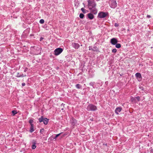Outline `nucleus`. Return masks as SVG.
<instances>
[{"label":"nucleus","mask_w":153,"mask_h":153,"mask_svg":"<svg viewBox=\"0 0 153 153\" xmlns=\"http://www.w3.org/2000/svg\"><path fill=\"white\" fill-rule=\"evenodd\" d=\"M88 2L89 9H91L92 7H95L96 4L94 0H88Z\"/></svg>","instance_id":"1"},{"label":"nucleus","mask_w":153,"mask_h":153,"mask_svg":"<svg viewBox=\"0 0 153 153\" xmlns=\"http://www.w3.org/2000/svg\"><path fill=\"white\" fill-rule=\"evenodd\" d=\"M109 3L111 7L112 8H115L117 6L116 0H111Z\"/></svg>","instance_id":"2"},{"label":"nucleus","mask_w":153,"mask_h":153,"mask_svg":"<svg viewBox=\"0 0 153 153\" xmlns=\"http://www.w3.org/2000/svg\"><path fill=\"white\" fill-rule=\"evenodd\" d=\"M97 109L96 107L93 105H90L87 107V109L88 111H94L95 110Z\"/></svg>","instance_id":"3"},{"label":"nucleus","mask_w":153,"mask_h":153,"mask_svg":"<svg viewBox=\"0 0 153 153\" xmlns=\"http://www.w3.org/2000/svg\"><path fill=\"white\" fill-rule=\"evenodd\" d=\"M39 120L40 123L43 122L45 125L47 124L48 122V120L47 119L45 118H43L42 117H41V118H39Z\"/></svg>","instance_id":"4"},{"label":"nucleus","mask_w":153,"mask_h":153,"mask_svg":"<svg viewBox=\"0 0 153 153\" xmlns=\"http://www.w3.org/2000/svg\"><path fill=\"white\" fill-rule=\"evenodd\" d=\"M63 51V49L61 48H56L54 51V53L56 55H58L61 53Z\"/></svg>","instance_id":"5"},{"label":"nucleus","mask_w":153,"mask_h":153,"mask_svg":"<svg viewBox=\"0 0 153 153\" xmlns=\"http://www.w3.org/2000/svg\"><path fill=\"white\" fill-rule=\"evenodd\" d=\"M107 15V13L103 12L99 13L98 14V17L100 18H102L105 17Z\"/></svg>","instance_id":"6"},{"label":"nucleus","mask_w":153,"mask_h":153,"mask_svg":"<svg viewBox=\"0 0 153 153\" xmlns=\"http://www.w3.org/2000/svg\"><path fill=\"white\" fill-rule=\"evenodd\" d=\"M135 75L139 81H140L141 80L142 77L141 74L140 73H137L135 74Z\"/></svg>","instance_id":"7"},{"label":"nucleus","mask_w":153,"mask_h":153,"mask_svg":"<svg viewBox=\"0 0 153 153\" xmlns=\"http://www.w3.org/2000/svg\"><path fill=\"white\" fill-rule=\"evenodd\" d=\"M111 43L113 45H115L117 42V40L115 38H113L111 39Z\"/></svg>","instance_id":"8"},{"label":"nucleus","mask_w":153,"mask_h":153,"mask_svg":"<svg viewBox=\"0 0 153 153\" xmlns=\"http://www.w3.org/2000/svg\"><path fill=\"white\" fill-rule=\"evenodd\" d=\"M91 12L94 14H96L97 13V10L95 7H92L91 9H89Z\"/></svg>","instance_id":"9"},{"label":"nucleus","mask_w":153,"mask_h":153,"mask_svg":"<svg viewBox=\"0 0 153 153\" xmlns=\"http://www.w3.org/2000/svg\"><path fill=\"white\" fill-rule=\"evenodd\" d=\"M73 47L75 49H78L79 47V45L78 43H73L72 44Z\"/></svg>","instance_id":"10"},{"label":"nucleus","mask_w":153,"mask_h":153,"mask_svg":"<svg viewBox=\"0 0 153 153\" xmlns=\"http://www.w3.org/2000/svg\"><path fill=\"white\" fill-rule=\"evenodd\" d=\"M122 108L121 107H118L115 110V113L117 114L120 112L122 110Z\"/></svg>","instance_id":"11"},{"label":"nucleus","mask_w":153,"mask_h":153,"mask_svg":"<svg viewBox=\"0 0 153 153\" xmlns=\"http://www.w3.org/2000/svg\"><path fill=\"white\" fill-rule=\"evenodd\" d=\"M88 18L90 19H92L94 18V15L91 13H88Z\"/></svg>","instance_id":"12"},{"label":"nucleus","mask_w":153,"mask_h":153,"mask_svg":"<svg viewBox=\"0 0 153 153\" xmlns=\"http://www.w3.org/2000/svg\"><path fill=\"white\" fill-rule=\"evenodd\" d=\"M26 76V75H24L23 74H22L21 75L19 73H18L17 74V75L16 77H23Z\"/></svg>","instance_id":"13"},{"label":"nucleus","mask_w":153,"mask_h":153,"mask_svg":"<svg viewBox=\"0 0 153 153\" xmlns=\"http://www.w3.org/2000/svg\"><path fill=\"white\" fill-rule=\"evenodd\" d=\"M30 126H31L30 127V131L31 133H32L34 131V129H33V128H34L33 125H30Z\"/></svg>","instance_id":"14"},{"label":"nucleus","mask_w":153,"mask_h":153,"mask_svg":"<svg viewBox=\"0 0 153 153\" xmlns=\"http://www.w3.org/2000/svg\"><path fill=\"white\" fill-rule=\"evenodd\" d=\"M131 100L133 103H135L136 101L135 98L132 97L131 98Z\"/></svg>","instance_id":"15"},{"label":"nucleus","mask_w":153,"mask_h":153,"mask_svg":"<svg viewBox=\"0 0 153 153\" xmlns=\"http://www.w3.org/2000/svg\"><path fill=\"white\" fill-rule=\"evenodd\" d=\"M115 45V47L117 48H119L121 47V45L119 43L116 44Z\"/></svg>","instance_id":"16"},{"label":"nucleus","mask_w":153,"mask_h":153,"mask_svg":"<svg viewBox=\"0 0 153 153\" xmlns=\"http://www.w3.org/2000/svg\"><path fill=\"white\" fill-rule=\"evenodd\" d=\"M76 87L78 89L80 88L81 87V85L79 84H77L76 85Z\"/></svg>","instance_id":"17"},{"label":"nucleus","mask_w":153,"mask_h":153,"mask_svg":"<svg viewBox=\"0 0 153 153\" xmlns=\"http://www.w3.org/2000/svg\"><path fill=\"white\" fill-rule=\"evenodd\" d=\"M33 119H30L29 120V123L30 124V125H33L32 123H33Z\"/></svg>","instance_id":"18"},{"label":"nucleus","mask_w":153,"mask_h":153,"mask_svg":"<svg viewBox=\"0 0 153 153\" xmlns=\"http://www.w3.org/2000/svg\"><path fill=\"white\" fill-rule=\"evenodd\" d=\"M84 16L83 14L80 13L79 14V17L81 19H83L84 18Z\"/></svg>","instance_id":"19"},{"label":"nucleus","mask_w":153,"mask_h":153,"mask_svg":"<svg viewBox=\"0 0 153 153\" xmlns=\"http://www.w3.org/2000/svg\"><path fill=\"white\" fill-rule=\"evenodd\" d=\"M12 113L13 116H14L15 114L17 113L16 111L15 110H13L12 111Z\"/></svg>","instance_id":"20"},{"label":"nucleus","mask_w":153,"mask_h":153,"mask_svg":"<svg viewBox=\"0 0 153 153\" xmlns=\"http://www.w3.org/2000/svg\"><path fill=\"white\" fill-rule=\"evenodd\" d=\"M81 10L84 13H86V10L83 8H82L81 9Z\"/></svg>","instance_id":"21"},{"label":"nucleus","mask_w":153,"mask_h":153,"mask_svg":"<svg viewBox=\"0 0 153 153\" xmlns=\"http://www.w3.org/2000/svg\"><path fill=\"white\" fill-rule=\"evenodd\" d=\"M94 82H91L89 84L91 86H92L94 88V87L93 86L94 85Z\"/></svg>","instance_id":"22"},{"label":"nucleus","mask_w":153,"mask_h":153,"mask_svg":"<svg viewBox=\"0 0 153 153\" xmlns=\"http://www.w3.org/2000/svg\"><path fill=\"white\" fill-rule=\"evenodd\" d=\"M39 22L41 24H43L44 22V20L43 19H41L40 20Z\"/></svg>","instance_id":"23"},{"label":"nucleus","mask_w":153,"mask_h":153,"mask_svg":"<svg viewBox=\"0 0 153 153\" xmlns=\"http://www.w3.org/2000/svg\"><path fill=\"white\" fill-rule=\"evenodd\" d=\"M117 51V50L115 49H114L112 50V52L114 53H116Z\"/></svg>","instance_id":"24"},{"label":"nucleus","mask_w":153,"mask_h":153,"mask_svg":"<svg viewBox=\"0 0 153 153\" xmlns=\"http://www.w3.org/2000/svg\"><path fill=\"white\" fill-rule=\"evenodd\" d=\"M36 146L35 144H33L32 145V148L33 149H35L36 148Z\"/></svg>","instance_id":"25"},{"label":"nucleus","mask_w":153,"mask_h":153,"mask_svg":"<svg viewBox=\"0 0 153 153\" xmlns=\"http://www.w3.org/2000/svg\"><path fill=\"white\" fill-rule=\"evenodd\" d=\"M61 133H59L58 134H56V136L53 139H56V138L57 137H58L61 134Z\"/></svg>","instance_id":"26"},{"label":"nucleus","mask_w":153,"mask_h":153,"mask_svg":"<svg viewBox=\"0 0 153 153\" xmlns=\"http://www.w3.org/2000/svg\"><path fill=\"white\" fill-rule=\"evenodd\" d=\"M136 99L138 101H139L140 100V97H135Z\"/></svg>","instance_id":"27"},{"label":"nucleus","mask_w":153,"mask_h":153,"mask_svg":"<svg viewBox=\"0 0 153 153\" xmlns=\"http://www.w3.org/2000/svg\"><path fill=\"white\" fill-rule=\"evenodd\" d=\"M114 26L116 27H118L119 26V25L118 24L116 23L114 24Z\"/></svg>","instance_id":"28"},{"label":"nucleus","mask_w":153,"mask_h":153,"mask_svg":"<svg viewBox=\"0 0 153 153\" xmlns=\"http://www.w3.org/2000/svg\"><path fill=\"white\" fill-rule=\"evenodd\" d=\"M25 85V83L23 82V83H22V86H24Z\"/></svg>","instance_id":"29"},{"label":"nucleus","mask_w":153,"mask_h":153,"mask_svg":"<svg viewBox=\"0 0 153 153\" xmlns=\"http://www.w3.org/2000/svg\"><path fill=\"white\" fill-rule=\"evenodd\" d=\"M147 17L148 18H151V16L150 15H148L147 16Z\"/></svg>","instance_id":"30"},{"label":"nucleus","mask_w":153,"mask_h":153,"mask_svg":"<svg viewBox=\"0 0 153 153\" xmlns=\"http://www.w3.org/2000/svg\"><path fill=\"white\" fill-rule=\"evenodd\" d=\"M44 131V129L42 128L40 130V132L43 131Z\"/></svg>","instance_id":"31"},{"label":"nucleus","mask_w":153,"mask_h":153,"mask_svg":"<svg viewBox=\"0 0 153 153\" xmlns=\"http://www.w3.org/2000/svg\"><path fill=\"white\" fill-rule=\"evenodd\" d=\"M42 38H40V41H41L42 39Z\"/></svg>","instance_id":"32"}]
</instances>
